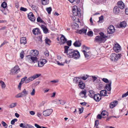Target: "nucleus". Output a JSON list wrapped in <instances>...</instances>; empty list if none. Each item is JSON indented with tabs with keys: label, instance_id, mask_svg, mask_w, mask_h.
Segmentation results:
<instances>
[{
	"label": "nucleus",
	"instance_id": "6ab92c4d",
	"mask_svg": "<svg viewBox=\"0 0 128 128\" xmlns=\"http://www.w3.org/2000/svg\"><path fill=\"white\" fill-rule=\"evenodd\" d=\"M87 30L84 28H82L81 30H80L78 31V33L80 34H86Z\"/></svg>",
	"mask_w": 128,
	"mask_h": 128
},
{
	"label": "nucleus",
	"instance_id": "a19ab883",
	"mask_svg": "<svg viewBox=\"0 0 128 128\" xmlns=\"http://www.w3.org/2000/svg\"><path fill=\"white\" fill-rule=\"evenodd\" d=\"M86 91L85 90H82V91L80 92L79 94L80 96H81V94H83L84 95V96H85L86 95Z\"/></svg>",
	"mask_w": 128,
	"mask_h": 128
},
{
	"label": "nucleus",
	"instance_id": "423d86ee",
	"mask_svg": "<svg viewBox=\"0 0 128 128\" xmlns=\"http://www.w3.org/2000/svg\"><path fill=\"white\" fill-rule=\"evenodd\" d=\"M72 13L75 16H77L80 13V12L78 10V9L76 6H74L72 8Z\"/></svg>",
	"mask_w": 128,
	"mask_h": 128
},
{
	"label": "nucleus",
	"instance_id": "58836bf2",
	"mask_svg": "<svg viewBox=\"0 0 128 128\" xmlns=\"http://www.w3.org/2000/svg\"><path fill=\"white\" fill-rule=\"evenodd\" d=\"M20 126L22 128H27V124L26 126L24 124L21 123L20 125Z\"/></svg>",
	"mask_w": 128,
	"mask_h": 128
},
{
	"label": "nucleus",
	"instance_id": "1a4fd4ad",
	"mask_svg": "<svg viewBox=\"0 0 128 128\" xmlns=\"http://www.w3.org/2000/svg\"><path fill=\"white\" fill-rule=\"evenodd\" d=\"M114 49L116 52H119L121 50V46L120 45L118 44H115L114 47Z\"/></svg>",
	"mask_w": 128,
	"mask_h": 128
},
{
	"label": "nucleus",
	"instance_id": "bf43d9fd",
	"mask_svg": "<svg viewBox=\"0 0 128 128\" xmlns=\"http://www.w3.org/2000/svg\"><path fill=\"white\" fill-rule=\"evenodd\" d=\"M45 55L46 56H49V52L48 50H46L44 52Z\"/></svg>",
	"mask_w": 128,
	"mask_h": 128
},
{
	"label": "nucleus",
	"instance_id": "f704fd0d",
	"mask_svg": "<svg viewBox=\"0 0 128 128\" xmlns=\"http://www.w3.org/2000/svg\"><path fill=\"white\" fill-rule=\"evenodd\" d=\"M17 104L16 102L11 103L9 105V108H14L16 106Z\"/></svg>",
	"mask_w": 128,
	"mask_h": 128
},
{
	"label": "nucleus",
	"instance_id": "3c124183",
	"mask_svg": "<svg viewBox=\"0 0 128 128\" xmlns=\"http://www.w3.org/2000/svg\"><path fill=\"white\" fill-rule=\"evenodd\" d=\"M22 92H23V94L25 96L27 95L28 94V91H26L25 89H24Z\"/></svg>",
	"mask_w": 128,
	"mask_h": 128
},
{
	"label": "nucleus",
	"instance_id": "a18cd8bd",
	"mask_svg": "<svg viewBox=\"0 0 128 128\" xmlns=\"http://www.w3.org/2000/svg\"><path fill=\"white\" fill-rule=\"evenodd\" d=\"M17 121V119L16 118H14L12 120L11 122V124H12L14 125V124L15 122H16Z\"/></svg>",
	"mask_w": 128,
	"mask_h": 128
},
{
	"label": "nucleus",
	"instance_id": "c03bdc74",
	"mask_svg": "<svg viewBox=\"0 0 128 128\" xmlns=\"http://www.w3.org/2000/svg\"><path fill=\"white\" fill-rule=\"evenodd\" d=\"M27 78V77L26 76H25L24 78H22L20 82L22 84L24 82H25V80H26Z\"/></svg>",
	"mask_w": 128,
	"mask_h": 128
},
{
	"label": "nucleus",
	"instance_id": "37998d69",
	"mask_svg": "<svg viewBox=\"0 0 128 128\" xmlns=\"http://www.w3.org/2000/svg\"><path fill=\"white\" fill-rule=\"evenodd\" d=\"M46 43L48 45H50V44L51 42L50 40L46 38L45 39Z\"/></svg>",
	"mask_w": 128,
	"mask_h": 128
},
{
	"label": "nucleus",
	"instance_id": "0eeeda50",
	"mask_svg": "<svg viewBox=\"0 0 128 128\" xmlns=\"http://www.w3.org/2000/svg\"><path fill=\"white\" fill-rule=\"evenodd\" d=\"M115 31V29L114 28L112 25H110L107 29L108 33L109 34H112Z\"/></svg>",
	"mask_w": 128,
	"mask_h": 128
},
{
	"label": "nucleus",
	"instance_id": "f3484780",
	"mask_svg": "<svg viewBox=\"0 0 128 128\" xmlns=\"http://www.w3.org/2000/svg\"><path fill=\"white\" fill-rule=\"evenodd\" d=\"M119 8L117 6H115L114 7L113 9V12L114 14H117L120 12Z\"/></svg>",
	"mask_w": 128,
	"mask_h": 128
},
{
	"label": "nucleus",
	"instance_id": "20e7f679",
	"mask_svg": "<svg viewBox=\"0 0 128 128\" xmlns=\"http://www.w3.org/2000/svg\"><path fill=\"white\" fill-rule=\"evenodd\" d=\"M20 69L19 66H16L11 70L10 74L11 75H15L17 74L20 71Z\"/></svg>",
	"mask_w": 128,
	"mask_h": 128
},
{
	"label": "nucleus",
	"instance_id": "39448f33",
	"mask_svg": "<svg viewBox=\"0 0 128 128\" xmlns=\"http://www.w3.org/2000/svg\"><path fill=\"white\" fill-rule=\"evenodd\" d=\"M52 109H47L43 112V115L45 116H49L52 113Z\"/></svg>",
	"mask_w": 128,
	"mask_h": 128
},
{
	"label": "nucleus",
	"instance_id": "680f3d73",
	"mask_svg": "<svg viewBox=\"0 0 128 128\" xmlns=\"http://www.w3.org/2000/svg\"><path fill=\"white\" fill-rule=\"evenodd\" d=\"M20 10H21L23 11H26L27 10V9L26 8H25L23 7H21L20 8Z\"/></svg>",
	"mask_w": 128,
	"mask_h": 128
},
{
	"label": "nucleus",
	"instance_id": "052dcab7",
	"mask_svg": "<svg viewBox=\"0 0 128 128\" xmlns=\"http://www.w3.org/2000/svg\"><path fill=\"white\" fill-rule=\"evenodd\" d=\"M35 90L34 89L31 93V94L32 96H34L35 94Z\"/></svg>",
	"mask_w": 128,
	"mask_h": 128
},
{
	"label": "nucleus",
	"instance_id": "cd10ccee",
	"mask_svg": "<svg viewBox=\"0 0 128 128\" xmlns=\"http://www.w3.org/2000/svg\"><path fill=\"white\" fill-rule=\"evenodd\" d=\"M94 94V91L90 90L89 91L88 95L90 98H93Z\"/></svg>",
	"mask_w": 128,
	"mask_h": 128
},
{
	"label": "nucleus",
	"instance_id": "393cba45",
	"mask_svg": "<svg viewBox=\"0 0 128 128\" xmlns=\"http://www.w3.org/2000/svg\"><path fill=\"white\" fill-rule=\"evenodd\" d=\"M82 52L84 54L85 58L87 59H88L89 58L90 54L89 52H87L85 50H82Z\"/></svg>",
	"mask_w": 128,
	"mask_h": 128
},
{
	"label": "nucleus",
	"instance_id": "72a5a7b5",
	"mask_svg": "<svg viewBox=\"0 0 128 128\" xmlns=\"http://www.w3.org/2000/svg\"><path fill=\"white\" fill-rule=\"evenodd\" d=\"M42 3L43 5H46L49 3V0H42Z\"/></svg>",
	"mask_w": 128,
	"mask_h": 128
},
{
	"label": "nucleus",
	"instance_id": "864d4df0",
	"mask_svg": "<svg viewBox=\"0 0 128 128\" xmlns=\"http://www.w3.org/2000/svg\"><path fill=\"white\" fill-rule=\"evenodd\" d=\"M99 124V121L97 120L95 121L94 126L97 127Z\"/></svg>",
	"mask_w": 128,
	"mask_h": 128
},
{
	"label": "nucleus",
	"instance_id": "4468645a",
	"mask_svg": "<svg viewBox=\"0 0 128 128\" xmlns=\"http://www.w3.org/2000/svg\"><path fill=\"white\" fill-rule=\"evenodd\" d=\"M118 101L116 100L112 102L110 105V108H112L115 107L118 104Z\"/></svg>",
	"mask_w": 128,
	"mask_h": 128
},
{
	"label": "nucleus",
	"instance_id": "8fccbe9b",
	"mask_svg": "<svg viewBox=\"0 0 128 128\" xmlns=\"http://www.w3.org/2000/svg\"><path fill=\"white\" fill-rule=\"evenodd\" d=\"M93 32L92 31H89L87 33V35L89 36H93Z\"/></svg>",
	"mask_w": 128,
	"mask_h": 128
},
{
	"label": "nucleus",
	"instance_id": "c756f323",
	"mask_svg": "<svg viewBox=\"0 0 128 128\" xmlns=\"http://www.w3.org/2000/svg\"><path fill=\"white\" fill-rule=\"evenodd\" d=\"M56 62L57 64L60 66H63L64 65V64L65 63H68V61L67 60H66L63 63L62 62L61 63H60L59 61H56Z\"/></svg>",
	"mask_w": 128,
	"mask_h": 128
},
{
	"label": "nucleus",
	"instance_id": "f03ea898",
	"mask_svg": "<svg viewBox=\"0 0 128 128\" xmlns=\"http://www.w3.org/2000/svg\"><path fill=\"white\" fill-rule=\"evenodd\" d=\"M67 55L70 58H72L75 59H78L80 56V53L77 50L71 49L68 50Z\"/></svg>",
	"mask_w": 128,
	"mask_h": 128
},
{
	"label": "nucleus",
	"instance_id": "09e8293b",
	"mask_svg": "<svg viewBox=\"0 0 128 128\" xmlns=\"http://www.w3.org/2000/svg\"><path fill=\"white\" fill-rule=\"evenodd\" d=\"M72 41L71 40H69L66 41V43H67V45L69 46H70L71 45Z\"/></svg>",
	"mask_w": 128,
	"mask_h": 128
},
{
	"label": "nucleus",
	"instance_id": "a878e982",
	"mask_svg": "<svg viewBox=\"0 0 128 128\" xmlns=\"http://www.w3.org/2000/svg\"><path fill=\"white\" fill-rule=\"evenodd\" d=\"M100 35V36H101L102 39H103V40H104V41H105L106 40L105 38H106L107 36L104 35V33L102 32H100L99 33Z\"/></svg>",
	"mask_w": 128,
	"mask_h": 128
},
{
	"label": "nucleus",
	"instance_id": "5701e85b",
	"mask_svg": "<svg viewBox=\"0 0 128 128\" xmlns=\"http://www.w3.org/2000/svg\"><path fill=\"white\" fill-rule=\"evenodd\" d=\"M74 46L76 47H80L81 45V43L78 40H76L74 44Z\"/></svg>",
	"mask_w": 128,
	"mask_h": 128
},
{
	"label": "nucleus",
	"instance_id": "13d9d810",
	"mask_svg": "<svg viewBox=\"0 0 128 128\" xmlns=\"http://www.w3.org/2000/svg\"><path fill=\"white\" fill-rule=\"evenodd\" d=\"M88 76L86 75V76H82L80 78L83 79L84 80H85L88 78Z\"/></svg>",
	"mask_w": 128,
	"mask_h": 128
},
{
	"label": "nucleus",
	"instance_id": "4d7b16f0",
	"mask_svg": "<svg viewBox=\"0 0 128 128\" xmlns=\"http://www.w3.org/2000/svg\"><path fill=\"white\" fill-rule=\"evenodd\" d=\"M31 7L32 9H33L34 10H36L38 7L37 6L34 5H32Z\"/></svg>",
	"mask_w": 128,
	"mask_h": 128
},
{
	"label": "nucleus",
	"instance_id": "ddd939ff",
	"mask_svg": "<svg viewBox=\"0 0 128 128\" xmlns=\"http://www.w3.org/2000/svg\"><path fill=\"white\" fill-rule=\"evenodd\" d=\"M60 39L61 40L62 44H64L66 43L67 40L64 36L63 35H62L61 37L60 38Z\"/></svg>",
	"mask_w": 128,
	"mask_h": 128
},
{
	"label": "nucleus",
	"instance_id": "0e129e2a",
	"mask_svg": "<svg viewBox=\"0 0 128 128\" xmlns=\"http://www.w3.org/2000/svg\"><path fill=\"white\" fill-rule=\"evenodd\" d=\"M34 126L37 128H42V126H40L36 124H35Z\"/></svg>",
	"mask_w": 128,
	"mask_h": 128
},
{
	"label": "nucleus",
	"instance_id": "f257e3e1",
	"mask_svg": "<svg viewBox=\"0 0 128 128\" xmlns=\"http://www.w3.org/2000/svg\"><path fill=\"white\" fill-rule=\"evenodd\" d=\"M38 54V52L36 50H32L30 51V55L27 56V58L29 60H32L33 63L37 62H38V58L36 56Z\"/></svg>",
	"mask_w": 128,
	"mask_h": 128
},
{
	"label": "nucleus",
	"instance_id": "6e6552de",
	"mask_svg": "<svg viewBox=\"0 0 128 128\" xmlns=\"http://www.w3.org/2000/svg\"><path fill=\"white\" fill-rule=\"evenodd\" d=\"M95 41L99 44L104 42H105L104 40L102 39L100 36H96L95 38Z\"/></svg>",
	"mask_w": 128,
	"mask_h": 128
},
{
	"label": "nucleus",
	"instance_id": "603ef678",
	"mask_svg": "<svg viewBox=\"0 0 128 128\" xmlns=\"http://www.w3.org/2000/svg\"><path fill=\"white\" fill-rule=\"evenodd\" d=\"M23 95L22 94H20V93L17 94L15 96L16 98H20L22 97V96Z\"/></svg>",
	"mask_w": 128,
	"mask_h": 128
},
{
	"label": "nucleus",
	"instance_id": "9b49d317",
	"mask_svg": "<svg viewBox=\"0 0 128 128\" xmlns=\"http://www.w3.org/2000/svg\"><path fill=\"white\" fill-rule=\"evenodd\" d=\"M93 98L95 100L96 102H98L101 99V96L100 94H94Z\"/></svg>",
	"mask_w": 128,
	"mask_h": 128
},
{
	"label": "nucleus",
	"instance_id": "2f4dec72",
	"mask_svg": "<svg viewBox=\"0 0 128 128\" xmlns=\"http://www.w3.org/2000/svg\"><path fill=\"white\" fill-rule=\"evenodd\" d=\"M69 48V46H65L64 47V53H66L67 54V55L68 54V49Z\"/></svg>",
	"mask_w": 128,
	"mask_h": 128
},
{
	"label": "nucleus",
	"instance_id": "c9c22d12",
	"mask_svg": "<svg viewBox=\"0 0 128 128\" xmlns=\"http://www.w3.org/2000/svg\"><path fill=\"white\" fill-rule=\"evenodd\" d=\"M7 6L6 3L4 2H3L1 5V6L4 8H5Z\"/></svg>",
	"mask_w": 128,
	"mask_h": 128
},
{
	"label": "nucleus",
	"instance_id": "e2e57ef3",
	"mask_svg": "<svg viewBox=\"0 0 128 128\" xmlns=\"http://www.w3.org/2000/svg\"><path fill=\"white\" fill-rule=\"evenodd\" d=\"M27 128H34L33 126L30 124H27Z\"/></svg>",
	"mask_w": 128,
	"mask_h": 128
},
{
	"label": "nucleus",
	"instance_id": "774afa93",
	"mask_svg": "<svg viewBox=\"0 0 128 128\" xmlns=\"http://www.w3.org/2000/svg\"><path fill=\"white\" fill-rule=\"evenodd\" d=\"M31 18H32V20H30L32 21H34L35 20V18L34 17V16L33 15L32 16H31Z\"/></svg>",
	"mask_w": 128,
	"mask_h": 128
},
{
	"label": "nucleus",
	"instance_id": "473e14b6",
	"mask_svg": "<svg viewBox=\"0 0 128 128\" xmlns=\"http://www.w3.org/2000/svg\"><path fill=\"white\" fill-rule=\"evenodd\" d=\"M0 83L1 84V86L2 88V89L4 88L6 86V85L4 82L2 80H0Z\"/></svg>",
	"mask_w": 128,
	"mask_h": 128
},
{
	"label": "nucleus",
	"instance_id": "c85d7f7f",
	"mask_svg": "<svg viewBox=\"0 0 128 128\" xmlns=\"http://www.w3.org/2000/svg\"><path fill=\"white\" fill-rule=\"evenodd\" d=\"M108 113L106 110L102 111L101 113V115L102 116V117L104 118H105V117H103L105 115L107 116L108 115Z\"/></svg>",
	"mask_w": 128,
	"mask_h": 128
},
{
	"label": "nucleus",
	"instance_id": "338daca9",
	"mask_svg": "<svg viewBox=\"0 0 128 128\" xmlns=\"http://www.w3.org/2000/svg\"><path fill=\"white\" fill-rule=\"evenodd\" d=\"M99 20L98 21V22L101 21L103 19V16H101L99 17Z\"/></svg>",
	"mask_w": 128,
	"mask_h": 128
},
{
	"label": "nucleus",
	"instance_id": "ea45409f",
	"mask_svg": "<svg viewBox=\"0 0 128 128\" xmlns=\"http://www.w3.org/2000/svg\"><path fill=\"white\" fill-rule=\"evenodd\" d=\"M102 80L104 82L106 83H108L109 84V82H110V81H109L107 79L105 78H103Z\"/></svg>",
	"mask_w": 128,
	"mask_h": 128
},
{
	"label": "nucleus",
	"instance_id": "4c0bfd02",
	"mask_svg": "<svg viewBox=\"0 0 128 128\" xmlns=\"http://www.w3.org/2000/svg\"><path fill=\"white\" fill-rule=\"evenodd\" d=\"M33 15H34L33 14L32 12H30L28 14V16L30 20H32V18H31V17L32 16H33Z\"/></svg>",
	"mask_w": 128,
	"mask_h": 128
},
{
	"label": "nucleus",
	"instance_id": "412c9836",
	"mask_svg": "<svg viewBox=\"0 0 128 128\" xmlns=\"http://www.w3.org/2000/svg\"><path fill=\"white\" fill-rule=\"evenodd\" d=\"M32 31L33 33L35 35L37 34L40 33V30L37 28L34 29Z\"/></svg>",
	"mask_w": 128,
	"mask_h": 128
},
{
	"label": "nucleus",
	"instance_id": "49530a36",
	"mask_svg": "<svg viewBox=\"0 0 128 128\" xmlns=\"http://www.w3.org/2000/svg\"><path fill=\"white\" fill-rule=\"evenodd\" d=\"M37 20L38 22H40V23H42L43 22V20L41 19L40 17H38L37 19Z\"/></svg>",
	"mask_w": 128,
	"mask_h": 128
},
{
	"label": "nucleus",
	"instance_id": "bb28decb",
	"mask_svg": "<svg viewBox=\"0 0 128 128\" xmlns=\"http://www.w3.org/2000/svg\"><path fill=\"white\" fill-rule=\"evenodd\" d=\"M100 96H105L107 94L106 90H101L100 92Z\"/></svg>",
	"mask_w": 128,
	"mask_h": 128
},
{
	"label": "nucleus",
	"instance_id": "a211bd4d",
	"mask_svg": "<svg viewBox=\"0 0 128 128\" xmlns=\"http://www.w3.org/2000/svg\"><path fill=\"white\" fill-rule=\"evenodd\" d=\"M73 81L75 83L79 84L80 82L81 81V78L78 77L75 78L73 80Z\"/></svg>",
	"mask_w": 128,
	"mask_h": 128
},
{
	"label": "nucleus",
	"instance_id": "9d476101",
	"mask_svg": "<svg viewBox=\"0 0 128 128\" xmlns=\"http://www.w3.org/2000/svg\"><path fill=\"white\" fill-rule=\"evenodd\" d=\"M46 62V60L44 59L40 60V61H38V66L39 67H42Z\"/></svg>",
	"mask_w": 128,
	"mask_h": 128
},
{
	"label": "nucleus",
	"instance_id": "6e6d98bb",
	"mask_svg": "<svg viewBox=\"0 0 128 128\" xmlns=\"http://www.w3.org/2000/svg\"><path fill=\"white\" fill-rule=\"evenodd\" d=\"M128 95V91L126 93L123 94L122 96V97L123 98L127 96Z\"/></svg>",
	"mask_w": 128,
	"mask_h": 128
},
{
	"label": "nucleus",
	"instance_id": "aec40b11",
	"mask_svg": "<svg viewBox=\"0 0 128 128\" xmlns=\"http://www.w3.org/2000/svg\"><path fill=\"white\" fill-rule=\"evenodd\" d=\"M56 102L58 104H60L62 105H64L66 103V102L62 100H57Z\"/></svg>",
	"mask_w": 128,
	"mask_h": 128
},
{
	"label": "nucleus",
	"instance_id": "b1692460",
	"mask_svg": "<svg viewBox=\"0 0 128 128\" xmlns=\"http://www.w3.org/2000/svg\"><path fill=\"white\" fill-rule=\"evenodd\" d=\"M41 27L42 28L44 33L46 34L48 32V30L45 26L42 25Z\"/></svg>",
	"mask_w": 128,
	"mask_h": 128
},
{
	"label": "nucleus",
	"instance_id": "de8ad7c7",
	"mask_svg": "<svg viewBox=\"0 0 128 128\" xmlns=\"http://www.w3.org/2000/svg\"><path fill=\"white\" fill-rule=\"evenodd\" d=\"M2 124L3 126L4 127L6 128H7L8 126V125L6 124V123L4 121H2Z\"/></svg>",
	"mask_w": 128,
	"mask_h": 128
},
{
	"label": "nucleus",
	"instance_id": "e433bc0d",
	"mask_svg": "<svg viewBox=\"0 0 128 128\" xmlns=\"http://www.w3.org/2000/svg\"><path fill=\"white\" fill-rule=\"evenodd\" d=\"M46 10L48 14H50L52 10V9L51 7L47 8H46Z\"/></svg>",
	"mask_w": 128,
	"mask_h": 128
},
{
	"label": "nucleus",
	"instance_id": "2eb2a0df",
	"mask_svg": "<svg viewBox=\"0 0 128 128\" xmlns=\"http://www.w3.org/2000/svg\"><path fill=\"white\" fill-rule=\"evenodd\" d=\"M112 84V82L110 81L109 84H106L105 86V88L108 91H110L111 90V86Z\"/></svg>",
	"mask_w": 128,
	"mask_h": 128
},
{
	"label": "nucleus",
	"instance_id": "69168bd1",
	"mask_svg": "<svg viewBox=\"0 0 128 128\" xmlns=\"http://www.w3.org/2000/svg\"><path fill=\"white\" fill-rule=\"evenodd\" d=\"M28 79L29 80L30 82L31 81L33 80H34L33 76L28 78Z\"/></svg>",
	"mask_w": 128,
	"mask_h": 128
},
{
	"label": "nucleus",
	"instance_id": "4be33fe9",
	"mask_svg": "<svg viewBox=\"0 0 128 128\" xmlns=\"http://www.w3.org/2000/svg\"><path fill=\"white\" fill-rule=\"evenodd\" d=\"M78 86L79 88L81 89H83L85 87L84 83L82 81L80 82H79Z\"/></svg>",
	"mask_w": 128,
	"mask_h": 128
},
{
	"label": "nucleus",
	"instance_id": "5fc2aeb1",
	"mask_svg": "<svg viewBox=\"0 0 128 128\" xmlns=\"http://www.w3.org/2000/svg\"><path fill=\"white\" fill-rule=\"evenodd\" d=\"M40 74H34V75L33 76L34 79H35L36 78L38 77L39 76H40Z\"/></svg>",
	"mask_w": 128,
	"mask_h": 128
},
{
	"label": "nucleus",
	"instance_id": "dca6fc26",
	"mask_svg": "<svg viewBox=\"0 0 128 128\" xmlns=\"http://www.w3.org/2000/svg\"><path fill=\"white\" fill-rule=\"evenodd\" d=\"M20 43L24 45L26 43V37H22L20 38Z\"/></svg>",
	"mask_w": 128,
	"mask_h": 128
},
{
	"label": "nucleus",
	"instance_id": "7ed1b4c3",
	"mask_svg": "<svg viewBox=\"0 0 128 128\" xmlns=\"http://www.w3.org/2000/svg\"><path fill=\"white\" fill-rule=\"evenodd\" d=\"M122 56L121 54L112 53L110 56V59L112 61L116 62Z\"/></svg>",
	"mask_w": 128,
	"mask_h": 128
},
{
	"label": "nucleus",
	"instance_id": "f8f14e48",
	"mask_svg": "<svg viewBox=\"0 0 128 128\" xmlns=\"http://www.w3.org/2000/svg\"><path fill=\"white\" fill-rule=\"evenodd\" d=\"M118 7L121 9H123L124 7V4L121 1H118Z\"/></svg>",
	"mask_w": 128,
	"mask_h": 128
},
{
	"label": "nucleus",
	"instance_id": "79ce46f5",
	"mask_svg": "<svg viewBox=\"0 0 128 128\" xmlns=\"http://www.w3.org/2000/svg\"><path fill=\"white\" fill-rule=\"evenodd\" d=\"M24 51H22L20 54V58L22 59L24 57Z\"/></svg>",
	"mask_w": 128,
	"mask_h": 128
},
{
	"label": "nucleus",
	"instance_id": "7c9ffc66",
	"mask_svg": "<svg viewBox=\"0 0 128 128\" xmlns=\"http://www.w3.org/2000/svg\"><path fill=\"white\" fill-rule=\"evenodd\" d=\"M120 25L121 27H125L126 26V24L125 22H122L120 23Z\"/></svg>",
	"mask_w": 128,
	"mask_h": 128
}]
</instances>
